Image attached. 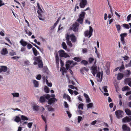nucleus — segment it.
Wrapping results in <instances>:
<instances>
[{
  "instance_id": "8",
  "label": "nucleus",
  "mask_w": 131,
  "mask_h": 131,
  "mask_svg": "<svg viewBox=\"0 0 131 131\" xmlns=\"http://www.w3.org/2000/svg\"><path fill=\"white\" fill-rule=\"evenodd\" d=\"M73 61L72 60H68L67 61V63L66 64V67L67 70H68L70 68H71V66H70V65L73 63Z\"/></svg>"
},
{
  "instance_id": "32",
  "label": "nucleus",
  "mask_w": 131,
  "mask_h": 131,
  "mask_svg": "<svg viewBox=\"0 0 131 131\" xmlns=\"http://www.w3.org/2000/svg\"><path fill=\"white\" fill-rule=\"evenodd\" d=\"M115 26L118 32L119 33L120 32V30L121 29V27L120 25H117V24H116Z\"/></svg>"
},
{
  "instance_id": "17",
  "label": "nucleus",
  "mask_w": 131,
  "mask_h": 131,
  "mask_svg": "<svg viewBox=\"0 0 131 131\" xmlns=\"http://www.w3.org/2000/svg\"><path fill=\"white\" fill-rule=\"evenodd\" d=\"M8 53V51L7 50V49L5 48H3L1 51V54L3 55L6 54Z\"/></svg>"
},
{
  "instance_id": "61",
  "label": "nucleus",
  "mask_w": 131,
  "mask_h": 131,
  "mask_svg": "<svg viewBox=\"0 0 131 131\" xmlns=\"http://www.w3.org/2000/svg\"><path fill=\"white\" fill-rule=\"evenodd\" d=\"M66 112L68 115V116L69 118H70L72 116L71 114L68 111H66Z\"/></svg>"
},
{
  "instance_id": "63",
  "label": "nucleus",
  "mask_w": 131,
  "mask_h": 131,
  "mask_svg": "<svg viewBox=\"0 0 131 131\" xmlns=\"http://www.w3.org/2000/svg\"><path fill=\"white\" fill-rule=\"evenodd\" d=\"M64 107L66 108H68V105L67 104V103L66 101H64Z\"/></svg>"
},
{
  "instance_id": "41",
  "label": "nucleus",
  "mask_w": 131,
  "mask_h": 131,
  "mask_svg": "<svg viewBox=\"0 0 131 131\" xmlns=\"http://www.w3.org/2000/svg\"><path fill=\"white\" fill-rule=\"evenodd\" d=\"M84 105L83 103H81L79 105L78 108L79 109L83 110Z\"/></svg>"
},
{
  "instance_id": "44",
  "label": "nucleus",
  "mask_w": 131,
  "mask_h": 131,
  "mask_svg": "<svg viewBox=\"0 0 131 131\" xmlns=\"http://www.w3.org/2000/svg\"><path fill=\"white\" fill-rule=\"evenodd\" d=\"M123 64H122L121 66L120 67V68L119 69V70L120 71H122L125 68L124 67V66L123 65V62H122Z\"/></svg>"
},
{
  "instance_id": "4",
  "label": "nucleus",
  "mask_w": 131,
  "mask_h": 131,
  "mask_svg": "<svg viewBox=\"0 0 131 131\" xmlns=\"http://www.w3.org/2000/svg\"><path fill=\"white\" fill-rule=\"evenodd\" d=\"M89 28V31L87 30L85 31L84 32L85 36L86 37L89 35V38L92 36V33L93 31V29L91 26H90Z\"/></svg>"
},
{
  "instance_id": "10",
  "label": "nucleus",
  "mask_w": 131,
  "mask_h": 131,
  "mask_svg": "<svg viewBox=\"0 0 131 131\" xmlns=\"http://www.w3.org/2000/svg\"><path fill=\"white\" fill-rule=\"evenodd\" d=\"M68 35L69 37V39L70 40V38L72 42H74L76 41V37L73 34H71L70 35H69V34H68Z\"/></svg>"
},
{
  "instance_id": "59",
  "label": "nucleus",
  "mask_w": 131,
  "mask_h": 131,
  "mask_svg": "<svg viewBox=\"0 0 131 131\" xmlns=\"http://www.w3.org/2000/svg\"><path fill=\"white\" fill-rule=\"evenodd\" d=\"M82 118V117L80 116H78V122L79 123H80L81 120Z\"/></svg>"
},
{
  "instance_id": "43",
  "label": "nucleus",
  "mask_w": 131,
  "mask_h": 131,
  "mask_svg": "<svg viewBox=\"0 0 131 131\" xmlns=\"http://www.w3.org/2000/svg\"><path fill=\"white\" fill-rule=\"evenodd\" d=\"M129 89V88L128 86H126L124 87L122 89V90L124 91L127 90H128Z\"/></svg>"
},
{
  "instance_id": "13",
  "label": "nucleus",
  "mask_w": 131,
  "mask_h": 131,
  "mask_svg": "<svg viewBox=\"0 0 131 131\" xmlns=\"http://www.w3.org/2000/svg\"><path fill=\"white\" fill-rule=\"evenodd\" d=\"M83 95L84 97L86 99V102L88 103L90 102H91V100L88 95L85 93H84Z\"/></svg>"
},
{
  "instance_id": "36",
  "label": "nucleus",
  "mask_w": 131,
  "mask_h": 131,
  "mask_svg": "<svg viewBox=\"0 0 131 131\" xmlns=\"http://www.w3.org/2000/svg\"><path fill=\"white\" fill-rule=\"evenodd\" d=\"M1 68L2 69V71L4 72H6L7 70V68L6 66H2Z\"/></svg>"
},
{
  "instance_id": "7",
  "label": "nucleus",
  "mask_w": 131,
  "mask_h": 131,
  "mask_svg": "<svg viewBox=\"0 0 131 131\" xmlns=\"http://www.w3.org/2000/svg\"><path fill=\"white\" fill-rule=\"evenodd\" d=\"M69 36L68 35V34H66L65 37L66 40V42L67 45H68L69 46L72 47V43L69 40Z\"/></svg>"
},
{
  "instance_id": "31",
  "label": "nucleus",
  "mask_w": 131,
  "mask_h": 131,
  "mask_svg": "<svg viewBox=\"0 0 131 131\" xmlns=\"http://www.w3.org/2000/svg\"><path fill=\"white\" fill-rule=\"evenodd\" d=\"M81 63L84 65H86L88 64V62L85 60H83L81 62Z\"/></svg>"
},
{
  "instance_id": "51",
  "label": "nucleus",
  "mask_w": 131,
  "mask_h": 131,
  "mask_svg": "<svg viewBox=\"0 0 131 131\" xmlns=\"http://www.w3.org/2000/svg\"><path fill=\"white\" fill-rule=\"evenodd\" d=\"M41 75L40 74H38L37 75L36 78L38 80H40L41 79Z\"/></svg>"
},
{
  "instance_id": "28",
  "label": "nucleus",
  "mask_w": 131,
  "mask_h": 131,
  "mask_svg": "<svg viewBox=\"0 0 131 131\" xmlns=\"http://www.w3.org/2000/svg\"><path fill=\"white\" fill-rule=\"evenodd\" d=\"M33 82L35 87H37L38 86L39 83L38 81L34 80H33Z\"/></svg>"
},
{
  "instance_id": "12",
  "label": "nucleus",
  "mask_w": 131,
  "mask_h": 131,
  "mask_svg": "<svg viewBox=\"0 0 131 131\" xmlns=\"http://www.w3.org/2000/svg\"><path fill=\"white\" fill-rule=\"evenodd\" d=\"M122 128L124 131H130V127L125 124H124L122 125Z\"/></svg>"
},
{
  "instance_id": "19",
  "label": "nucleus",
  "mask_w": 131,
  "mask_h": 131,
  "mask_svg": "<svg viewBox=\"0 0 131 131\" xmlns=\"http://www.w3.org/2000/svg\"><path fill=\"white\" fill-rule=\"evenodd\" d=\"M20 43L24 47L26 46L27 44V42L25 41H24L23 39H22L20 41Z\"/></svg>"
},
{
  "instance_id": "40",
  "label": "nucleus",
  "mask_w": 131,
  "mask_h": 131,
  "mask_svg": "<svg viewBox=\"0 0 131 131\" xmlns=\"http://www.w3.org/2000/svg\"><path fill=\"white\" fill-rule=\"evenodd\" d=\"M21 119L24 121H27L28 120V118L26 116L23 115L21 116Z\"/></svg>"
},
{
  "instance_id": "15",
  "label": "nucleus",
  "mask_w": 131,
  "mask_h": 131,
  "mask_svg": "<svg viewBox=\"0 0 131 131\" xmlns=\"http://www.w3.org/2000/svg\"><path fill=\"white\" fill-rule=\"evenodd\" d=\"M92 69V72L94 76H95L97 72V68L96 67H91Z\"/></svg>"
},
{
  "instance_id": "42",
  "label": "nucleus",
  "mask_w": 131,
  "mask_h": 131,
  "mask_svg": "<svg viewBox=\"0 0 131 131\" xmlns=\"http://www.w3.org/2000/svg\"><path fill=\"white\" fill-rule=\"evenodd\" d=\"M73 59L77 62H80L81 61V59L80 58L75 57L73 58Z\"/></svg>"
},
{
  "instance_id": "6",
  "label": "nucleus",
  "mask_w": 131,
  "mask_h": 131,
  "mask_svg": "<svg viewBox=\"0 0 131 131\" xmlns=\"http://www.w3.org/2000/svg\"><path fill=\"white\" fill-rule=\"evenodd\" d=\"M87 0H81L80 3L79 5L81 8H84L87 4Z\"/></svg>"
},
{
  "instance_id": "9",
  "label": "nucleus",
  "mask_w": 131,
  "mask_h": 131,
  "mask_svg": "<svg viewBox=\"0 0 131 131\" xmlns=\"http://www.w3.org/2000/svg\"><path fill=\"white\" fill-rule=\"evenodd\" d=\"M57 101L58 100L55 98H50L48 101V103L49 105H51L55 101Z\"/></svg>"
},
{
  "instance_id": "37",
  "label": "nucleus",
  "mask_w": 131,
  "mask_h": 131,
  "mask_svg": "<svg viewBox=\"0 0 131 131\" xmlns=\"http://www.w3.org/2000/svg\"><path fill=\"white\" fill-rule=\"evenodd\" d=\"M63 48L64 49H66L67 48V46L66 43L64 42H63L62 44Z\"/></svg>"
},
{
  "instance_id": "54",
  "label": "nucleus",
  "mask_w": 131,
  "mask_h": 131,
  "mask_svg": "<svg viewBox=\"0 0 131 131\" xmlns=\"http://www.w3.org/2000/svg\"><path fill=\"white\" fill-rule=\"evenodd\" d=\"M41 117L45 123H46L47 122L46 119L45 117L43 116V115H41Z\"/></svg>"
},
{
  "instance_id": "18",
  "label": "nucleus",
  "mask_w": 131,
  "mask_h": 131,
  "mask_svg": "<svg viewBox=\"0 0 131 131\" xmlns=\"http://www.w3.org/2000/svg\"><path fill=\"white\" fill-rule=\"evenodd\" d=\"M32 50L35 56H36L38 54H39V52L35 47H34L32 48Z\"/></svg>"
},
{
  "instance_id": "1",
  "label": "nucleus",
  "mask_w": 131,
  "mask_h": 131,
  "mask_svg": "<svg viewBox=\"0 0 131 131\" xmlns=\"http://www.w3.org/2000/svg\"><path fill=\"white\" fill-rule=\"evenodd\" d=\"M60 57H63L65 58H69L70 56L63 50H60L58 51Z\"/></svg>"
},
{
  "instance_id": "34",
  "label": "nucleus",
  "mask_w": 131,
  "mask_h": 131,
  "mask_svg": "<svg viewBox=\"0 0 131 131\" xmlns=\"http://www.w3.org/2000/svg\"><path fill=\"white\" fill-rule=\"evenodd\" d=\"M14 120L16 122L18 123L20 121L21 119L19 117L16 116Z\"/></svg>"
},
{
  "instance_id": "53",
  "label": "nucleus",
  "mask_w": 131,
  "mask_h": 131,
  "mask_svg": "<svg viewBox=\"0 0 131 131\" xmlns=\"http://www.w3.org/2000/svg\"><path fill=\"white\" fill-rule=\"evenodd\" d=\"M101 75V73L100 72H99L97 73V75H96L97 77V78H99V79H100Z\"/></svg>"
},
{
  "instance_id": "47",
  "label": "nucleus",
  "mask_w": 131,
  "mask_h": 131,
  "mask_svg": "<svg viewBox=\"0 0 131 131\" xmlns=\"http://www.w3.org/2000/svg\"><path fill=\"white\" fill-rule=\"evenodd\" d=\"M94 60V59L93 58L90 57L89 59V61L90 63H92V62Z\"/></svg>"
},
{
  "instance_id": "62",
  "label": "nucleus",
  "mask_w": 131,
  "mask_h": 131,
  "mask_svg": "<svg viewBox=\"0 0 131 131\" xmlns=\"http://www.w3.org/2000/svg\"><path fill=\"white\" fill-rule=\"evenodd\" d=\"M20 58V57L18 56H14L11 57V59H14L15 60L17 59H19Z\"/></svg>"
},
{
  "instance_id": "23",
  "label": "nucleus",
  "mask_w": 131,
  "mask_h": 131,
  "mask_svg": "<svg viewBox=\"0 0 131 131\" xmlns=\"http://www.w3.org/2000/svg\"><path fill=\"white\" fill-rule=\"evenodd\" d=\"M39 106L37 105H34L33 107V110L35 111H38L39 110Z\"/></svg>"
},
{
  "instance_id": "22",
  "label": "nucleus",
  "mask_w": 131,
  "mask_h": 131,
  "mask_svg": "<svg viewBox=\"0 0 131 131\" xmlns=\"http://www.w3.org/2000/svg\"><path fill=\"white\" fill-rule=\"evenodd\" d=\"M127 34L126 33H122L120 35L121 37V39L123 40L124 39V38L127 36Z\"/></svg>"
},
{
  "instance_id": "50",
  "label": "nucleus",
  "mask_w": 131,
  "mask_h": 131,
  "mask_svg": "<svg viewBox=\"0 0 131 131\" xmlns=\"http://www.w3.org/2000/svg\"><path fill=\"white\" fill-rule=\"evenodd\" d=\"M27 48L29 49H30L32 47V46L30 43L27 44Z\"/></svg>"
},
{
  "instance_id": "46",
  "label": "nucleus",
  "mask_w": 131,
  "mask_h": 131,
  "mask_svg": "<svg viewBox=\"0 0 131 131\" xmlns=\"http://www.w3.org/2000/svg\"><path fill=\"white\" fill-rule=\"evenodd\" d=\"M12 94L14 97H18L19 96V94L18 93H12Z\"/></svg>"
},
{
  "instance_id": "33",
  "label": "nucleus",
  "mask_w": 131,
  "mask_h": 131,
  "mask_svg": "<svg viewBox=\"0 0 131 131\" xmlns=\"http://www.w3.org/2000/svg\"><path fill=\"white\" fill-rule=\"evenodd\" d=\"M44 90L45 92L47 93H48L49 92L50 90L46 86H45V87Z\"/></svg>"
},
{
  "instance_id": "14",
  "label": "nucleus",
  "mask_w": 131,
  "mask_h": 131,
  "mask_svg": "<svg viewBox=\"0 0 131 131\" xmlns=\"http://www.w3.org/2000/svg\"><path fill=\"white\" fill-rule=\"evenodd\" d=\"M124 77V74H123L119 73H118L117 78V79L118 80H120L122 79Z\"/></svg>"
},
{
  "instance_id": "60",
  "label": "nucleus",
  "mask_w": 131,
  "mask_h": 131,
  "mask_svg": "<svg viewBox=\"0 0 131 131\" xmlns=\"http://www.w3.org/2000/svg\"><path fill=\"white\" fill-rule=\"evenodd\" d=\"M69 96V95H67L65 93H64L63 95V98L64 99H66L68 98Z\"/></svg>"
},
{
  "instance_id": "45",
  "label": "nucleus",
  "mask_w": 131,
  "mask_h": 131,
  "mask_svg": "<svg viewBox=\"0 0 131 131\" xmlns=\"http://www.w3.org/2000/svg\"><path fill=\"white\" fill-rule=\"evenodd\" d=\"M93 104L92 103H90L87 104V106L88 108H89L92 107L93 106Z\"/></svg>"
},
{
  "instance_id": "38",
  "label": "nucleus",
  "mask_w": 131,
  "mask_h": 131,
  "mask_svg": "<svg viewBox=\"0 0 131 131\" xmlns=\"http://www.w3.org/2000/svg\"><path fill=\"white\" fill-rule=\"evenodd\" d=\"M38 66L39 68H42L43 67V64L42 61L40 63H38Z\"/></svg>"
},
{
  "instance_id": "26",
  "label": "nucleus",
  "mask_w": 131,
  "mask_h": 131,
  "mask_svg": "<svg viewBox=\"0 0 131 131\" xmlns=\"http://www.w3.org/2000/svg\"><path fill=\"white\" fill-rule=\"evenodd\" d=\"M85 13L84 12H82L81 14L80 15L79 17L84 19L85 17Z\"/></svg>"
},
{
  "instance_id": "29",
  "label": "nucleus",
  "mask_w": 131,
  "mask_h": 131,
  "mask_svg": "<svg viewBox=\"0 0 131 131\" xmlns=\"http://www.w3.org/2000/svg\"><path fill=\"white\" fill-rule=\"evenodd\" d=\"M83 18H81V17H79L78 19H77V21L80 24H83Z\"/></svg>"
},
{
  "instance_id": "5",
  "label": "nucleus",
  "mask_w": 131,
  "mask_h": 131,
  "mask_svg": "<svg viewBox=\"0 0 131 131\" xmlns=\"http://www.w3.org/2000/svg\"><path fill=\"white\" fill-rule=\"evenodd\" d=\"M79 24L77 22H75L73 24L72 26L70 27V29L72 30L74 32H76L78 31Z\"/></svg>"
},
{
  "instance_id": "30",
  "label": "nucleus",
  "mask_w": 131,
  "mask_h": 131,
  "mask_svg": "<svg viewBox=\"0 0 131 131\" xmlns=\"http://www.w3.org/2000/svg\"><path fill=\"white\" fill-rule=\"evenodd\" d=\"M125 75L127 76L131 74V72L130 70H126L124 72Z\"/></svg>"
},
{
  "instance_id": "48",
  "label": "nucleus",
  "mask_w": 131,
  "mask_h": 131,
  "mask_svg": "<svg viewBox=\"0 0 131 131\" xmlns=\"http://www.w3.org/2000/svg\"><path fill=\"white\" fill-rule=\"evenodd\" d=\"M61 18V17H60L57 19V21H56V23L54 24V27H56L57 25V24L59 22V20L60 18Z\"/></svg>"
},
{
  "instance_id": "35",
  "label": "nucleus",
  "mask_w": 131,
  "mask_h": 131,
  "mask_svg": "<svg viewBox=\"0 0 131 131\" xmlns=\"http://www.w3.org/2000/svg\"><path fill=\"white\" fill-rule=\"evenodd\" d=\"M122 25L123 27L126 29H129L130 28L129 26L127 24H124Z\"/></svg>"
},
{
  "instance_id": "58",
  "label": "nucleus",
  "mask_w": 131,
  "mask_h": 131,
  "mask_svg": "<svg viewBox=\"0 0 131 131\" xmlns=\"http://www.w3.org/2000/svg\"><path fill=\"white\" fill-rule=\"evenodd\" d=\"M129 57L127 56H125L124 57H123V59L125 61L128 60L129 59Z\"/></svg>"
},
{
  "instance_id": "55",
  "label": "nucleus",
  "mask_w": 131,
  "mask_h": 131,
  "mask_svg": "<svg viewBox=\"0 0 131 131\" xmlns=\"http://www.w3.org/2000/svg\"><path fill=\"white\" fill-rule=\"evenodd\" d=\"M68 90L69 91V92L72 95L73 93V91L71 89H68Z\"/></svg>"
},
{
  "instance_id": "52",
  "label": "nucleus",
  "mask_w": 131,
  "mask_h": 131,
  "mask_svg": "<svg viewBox=\"0 0 131 131\" xmlns=\"http://www.w3.org/2000/svg\"><path fill=\"white\" fill-rule=\"evenodd\" d=\"M33 123H28L27 125L28 127L29 128H31V127Z\"/></svg>"
},
{
  "instance_id": "2",
  "label": "nucleus",
  "mask_w": 131,
  "mask_h": 131,
  "mask_svg": "<svg viewBox=\"0 0 131 131\" xmlns=\"http://www.w3.org/2000/svg\"><path fill=\"white\" fill-rule=\"evenodd\" d=\"M37 4L39 9V10L37 11V13L38 14L39 18L40 20H43V19L41 18L42 17L41 13H43V11L39 5V4L38 3H37Z\"/></svg>"
},
{
  "instance_id": "16",
  "label": "nucleus",
  "mask_w": 131,
  "mask_h": 131,
  "mask_svg": "<svg viewBox=\"0 0 131 131\" xmlns=\"http://www.w3.org/2000/svg\"><path fill=\"white\" fill-rule=\"evenodd\" d=\"M55 58L57 65H59V58L58 54L57 52L55 53Z\"/></svg>"
},
{
  "instance_id": "11",
  "label": "nucleus",
  "mask_w": 131,
  "mask_h": 131,
  "mask_svg": "<svg viewBox=\"0 0 131 131\" xmlns=\"http://www.w3.org/2000/svg\"><path fill=\"white\" fill-rule=\"evenodd\" d=\"M33 59L38 63H40L42 61L41 60V57L40 56H39L37 57H33Z\"/></svg>"
},
{
  "instance_id": "3",
  "label": "nucleus",
  "mask_w": 131,
  "mask_h": 131,
  "mask_svg": "<svg viewBox=\"0 0 131 131\" xmlns=\"http://www.w3.org/2000/svg\"><path fill=\"white\" fill-rule=\"evenodd\" d=\"M115 114L116 117L118 119L123 117L124 115V112L123 111L119 110L116 111L115 112Z\"/></svg>"
},
{
  "instance_id": "20",
  "label": "nucleus",
  "mask_w": 131,
  "mask_h": 131,
  "mask_svg": "<svg viewBox=\"0 0 131 131\" xmlns=\"http://www.w3.org/2000/svg\"><path fill=\"white\" fill-rule=\"evenodd\" d=\"M46 99L45 97L44 96H41L40 97L39 99L40 102L41 103H43L45 102L46 101Z\"/></svg>"
},
{
  "instance_id": "21",
  "label": "nucleus",
  "mask_w": 131,
  "mask_h": 131,
  "mask_svg": "<svg viewBox=\"0 0 131 131\" xmlns=\"http://www.w3.org/2000/svg\"><path fill=\"white\" fill-rule=\"evenodd\" d=\"M131 81V78H126L124 80V82L126 84H128Z\"/></svg>"
},
{
  "instance_id": "57",
  "label": "nucleus",
  "mask_w": 131,
  "mask_h": 131,
  "mask_svg": "<svg viewBox=\"0 0 131 131\" xmlns=\"http://www.w3.org/2000/svg\"><path fill=\"white\" fill-rule=\"evenodd\" d=\"M107 86H104L103 88V89L104 90V92H108L107 90Z\"/></svg>"
},
{
  "instance_id": "27",
  "label": "nucleus",
  "mask_w": 131,
  "mask_h": 131,
  "mask_svg": "<svg viewBox=\"0 0 131 131\" xmlns=\"http://www.w3.org/2000/svg\"><path fill=\"white\" fill-rule=\"evenodd\" d=\"M46 106L47 107L48 110L49 111H54V108L52 107L51 106L47 105H46Z\"/></svg>"
},
{
  "instance_id": "64",
  "label": "nucleus",
  "mask_w": 131,
  "mask_h": 131,
  "mask_svg": "<svg viewBox=\"0 0 131 131\" xmlns=\"http://www.w3.org/2000/svg\"><path fill=\"white\" fill-rule=\"evenodd\" d=\"M69 87L72 89H74V86L72 85H69L68 86Z\"/></svg>"
},
{
  "instance_id": "56",
  "label": "nucleus",
  "mask_w": 131,
  "mask_h": 131,
  "mask_svg": "<svg viewBox=\"0 0 131 131\" xmlns=\"http://www.w3.org/2000/svg\"><path fill=\"white\" fill-rule=\"evenodd\" d=\"M131 17V14H130L127 16V21H129L130 20V18Z\"/></svg>"
},
{
  "instance_id": "24",
  "label": "nucleus",
  "mask_w": 131,
  "mask_h": 131,
  "mask_svg": "<svg viewBox=\"0 0 131 131\" xmlns=\"http://www.w3.org/2000/svg\"><path fill=\"white\" fill-rule=\"evenodd\" d=\"M125 111L126 114L128 115H131V111L128 108H126L125 110Z\"/></svg>"
},
{
  "instance_id": "49",
  "label": "nucleus",
  "mask_w": 131,
  "mask_h": 131,
  "mask_svg": "<svg viewBox=\"0 0 131 131\" xmlns=\"http://www.w3.org/2000/svg\"><path fill=\"white\" fill-rule=\"evenodd\" d=\"M46 99L49 100L51 97V96L49 94H47L45 96Z\"/></svg>"
},
{
  "instance_id": "25",
  "label": "nucleus",
  "mask_w": 131,
  "mask_h": 131,
  "mask_svg": "<svg viewBox=\"0 0 131 131\" xmlns=\"http://www.w3.org/2000/svg\"><path fill=\"white\" fill-rule=\"evenodd\" d=\"M129 117H128L126 116L125 117L122 119L123 122L124 123H126L129 122Z\"/></svg>"
},
{
  "instance_id": "39",
  "label": "nucleus",
  "mask_w": 131,
  "mask_h": 131,
  "mask_svg": "<svg viewBox=\"0 0 131 131\" xmlns=\"http://www.w3.org/2000/svg\"><path fill=\"white\" fill-rule=\"evenodd\" d=\"M9 54L10 56H13L16 55V52H14L13 50H12V51L9 52Z\"/></svg>"
}]
</instances>
